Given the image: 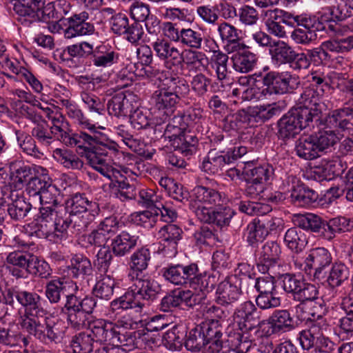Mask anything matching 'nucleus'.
Wrapping results in <instances>:
<instances>
[{
  "label": "nucleus",
  "instance_id": "aec40b11",
  "mask_svg": "<svg viewBox=\"0 0 353 353\" xmlns=\"http://www.w3.org/2000/svg\"><path fill=\"white\" fill-rule=\"evenodd\" d=\"M196 214L201 221L216 225L221 228L229 225L235 212L228 207L219 208L217 209L198 207L196 210Z\"/></svg>",
  "mask_w": 353,
  "mask_h": 353
},
{
  "label": "nucleus",
  "instance_id": "9d476101",
  "mask_svg": "<svg viewBox=\"0 0 353 353\" xmlns=\"http://www.w3.org/2000/svg\"><path fill=\"white\" fill-rule=\"evenodd\" d=\"M333 134L320 131L314 134L300 138L296 143V154L304 159L312 160L319 157L320 152L334 145Z\"/></svg>",
  "mask_w": 353,
  "mask_h": 353
},
{
  "label": "nucleus",
  "instance_id": "39448f33",
  "mask_svg": "<svg viewBox=\"0 0 353 353\" xmlns=\"http://www.w3.org/2000/svg\"><path fill=\"white\" fill-rule=\"evenodd\" d=\"M13 10L16 19L26 26L43 21L48 24V28L52 32H58L60 28L57 21L50 23L54 18V9L50 3L45 6V0H18L13 5Z\"/></svg>",
  "mask_w": 353,
  "mask_h": 353
},
{
  "label": "nucleus",
  "instance_id": "7ed1b4c3",
  "mask_svg": "<svg viewBox=\"0 0 353 353\" xmlns=\"http://www.w3.org/2000/svg\"><path fill=\"white\" fill-rule=\"evenodd\" d=\"M88 319L89 317L85 327L88 325L90 332H81L71 338L70 348L72 353H90L97 343H116L117 341L115 336L117 332L112 322L98 320L89 323Z\"/></svg>",
  "mask_w": 353,
  "mask_h": 353
},
{
  "label": "nucleus",
  "instance_id": "f704fd0d",
  "mask_svg": "<svg viewBox=\"0 0 353 353\" xmlns=\"http://www.w3.org/2000/svg\"><path fill=\"white\" fill-rule=\"evenodd\" d=\"M192 199L195 202L202 204V207L207 208H212L213 205H221L223 201L219 192L204 186H196L193 189Z\"/></svg>",
  "mask_w": 353,
  "mask_h": 353
},
{
  "label": "nucleus",
  "instance_id": "13d9d810",
  "mask_svg": "<svg viewBox=\"0 0 353 353\" xmlns=\"http://www.w3.org/2000/svg\"><path fill=\"white\" fill-rule=\"evenodd\" d=\"M216 285V278L214 276L203 275L199 273L197 268L196 274L194 278H192L190 287L194 289H199L203 292L200 296L205 297L204 292H209L212 291Z\"/></svg>",
  "mask_w": 353,
  "mask_h": 353
},
{
  "label": "nucleus",
  "instance_id": "de8ad7c7",
  "mask_svg": "<svg viewBox=\"0 0 353 353\" xmlns=\"http://www.w3.org/2000/svg\"><path fill=\"white\" fill-rule=\"evenodd\" d=\"M284 241L290 250L296 252H301L307 243L305 234L296 228H291L287 230Z\"/></svg>",
  "mask_w": 353,
  "mask_h": 353
},
{
  "label": "nucleus",
  "instance_id": "ddd939ff",
  "mask_svg": "<svg viewBox=\"0 0 353 353\" xmlns=\"http://www.w3.org/2000/svg\"><path fill=\"white\" fill-rule=\"evenodd\" d=\"M229 142L228 136L219 135L215 137L214 141L215 148L208 152L202 163L201 168L205 172L215 174L223 170L225 165H230L225 147Z\"/></svg>",
  "mask_w": 353,
  "mask_h": 353
},
{
  "label": "nucleus",
  "instance_id": "0eeeda50",
  "mask_svg": "<svg viewBox=\"0 0 353 353\" xmlns=\"http://www.w3.org/2000/svg\"><path fill=\"white\" fill-rule=\"evenodd\" d=\"M316 303L319 305L320 311L316 317L315 312L311 314L314 319L310 321L307 329L300 332L298 339L303 350H310L314 347H319V352H323L324 351L321 348L327 347L331 349L332 343L327 337L324 336V326L325 324L323 316L326 313V307L321 299L319 301H316Z\"/></svg>",
  "mask_w": 353,
  "mask_h": 353
},
{
  "label": "nucleus",
  "instance_id": "f3484780",
  "mask_svg": "<svg viewBox=\"0 0 353 353\" xmlns=\"http://www.w3.org/2000/svg\"><path fill=\"white\" fill-rule=\"evenodd\" d=\"M306 268L314 270V277L321 280L325 276L326 269L332 264L331 253L325 248L312 249L305 260Z\"/></svg>",
  "mask_w": 353,
  "mask_h": 353
},
{
  "label": "nucleus",
  "instance_id": "37998d69",
  "mask_svg": "<svg viewBox=\"0 0 353 353\" xmlns=\"http://www.w3.org/2000/svg\"><path fill=\"white\" fill-rule=\"evenodd\" d=\"M54 159L68 169L81 170L83 162L72 151L57 148L53 152Z\"/></svg>",
  "mask_w": 353,
  "mask_h": 353
},
{
  "label": "nucleus",
  "instance_id": "ea45409f",
  "mask_svg": "<svg viewBox=\"0 0 353 353\" xmlns=\"http://www.w3.org/2000/svg\"><path fill=\"white\" fill-rule=\"evenodd\" d=\"M11 203L8 205L6 213L14 220L23 219L31 210L30 203L26 201L23 196L19 194L18 192L11 193Z\"/></svg>",
  "mask_w": 353,
  "mask_h": 353
},
{
  "label": "nucleus",
  "instance_id": "423d86ee",
  "mask_svg": "<svg viewBox=\"0 0 353 353\" xmlns=\"http://www.w3.org/2000/svg\"><path fill=\"white\" fill-rule=\"evenodd\" d=\"M215 324L209 326L202 322L191 329L185 335V348L192 352H198L203 348V353H219L225 343L218 336Z\"/></svg>",
  "mask_w": 353,
  "mask_h": 353
},
{
  "label": "nucleus",
  "instance_id": "bf43d9fd",
  "mask_svg": "<svg viewBox=\"0 0 353 353\" xmlns=\"http://www.w3.org/2000/svg\"><path fill=\"white\" fill-rule=\"evenodd\" d=\"M203 39V35L200 32L190 28H183L179 43L192 49H201Z\"/></svg>",
  "mask_w": 353,
  "mask_h": 353
},
{
  "label": "nucleus",
  "instance_id": "f03ea898",
  "mask_svg": "<svg viewBox=\"0 0 353 353\" xmlns=\"http://www.w3.org/2000/svg\"><path fill=\"white\" fill-rule=\"evenodd\" d=\"M78 286L72 282L65 281L63 279H52L46 283L45 294L50 303H57L61 296H65V302L61 308V312L71 327L79 329L86 325L88 316L93 312L97 305L94 298L78 297L75 292Z\"/></svg>",
  "mask_w": 353,
  "mask_h": 353
},
{
  "label": "nucleus",
  "instance_id": "49530a36",
  "mask_svg": "<svg viewBox=\"0 0 353 353\" xmlns=\"http://www.w3.org/2000/svg\"><path fill=\"white\" fill-rule=\"evenodd\" d=\"M34 172L28 165L21 166L12 172L10 176V186L11 190L17 192L23 189L25 185L33 177Z\"/></svg>",
  "mask_w": 353,
  "mask_h": 353
},
{
  "label": "nucleus",
  "instance_id": "58836bf2",
  "mask_svg": "<svg viewBox=\"0 0 353 353\" xmlns=\"http://www.w3.org/2000/svg\"><path fill=\"white\" fill-rule=\"evenodd\" d=\"M252 115L245 110L226 116L222 121V128L226 132H237L245 128L251 121Z\"/></svg>",
  "mask_w": 353,
  "mask_h": 353
},
{
  "label": "nucleus",
  "instance_id": "2eb2a0df",
  "mask_svg": "<svg viewBox=\"0 0 353 353\" xmlns=\"http://www.w3.org/2000/svg\"><path fill=\"white\" fill-rule=\"evenodd\" d=\"M203 296L190 290H174L164 296L161 301L160 309L170 312L173 307H188L193 308L201 303Z\"/></svg>",
  "mask_w": 353,
  "mask_h": 353
},
{
  "label": "nucleus",
  "instance_id": "0e129e2a",
  "mask_svg": "<svg viewBox=\"0 0 353 353\" xmlns=\"http://www.w3.org/2000/svg\"><path fill=\"white\" fill-rule=\"evenodd\" d=\"M150 259L151 256L149 249L142 248L131 256L130 267L134 270L141 272L148 268Z\"/></svg>",
  "mask_w": 353,
  "mask_h": 353
},
{
  "label": "nucleus",
  "instance_id": "4d7b16f0",
  "mask_svg": "<svg viewBox=\"0 0 353 353\" xmlns=\"http://www.w3.org/2000/svg\"><path fill=\"white\" fill-rule=\"evenodd\" d=\"M15 134L17 143L23 152L32 156L40 154L36 141L32 135L21 130H17Z\"/></svg>",
  "mask_w": 353,
  "mask_h": 353
},
{
  "label": "nucleus",
  "instance_id": "393cba45",
  "mask_svg": "<svg viewBox=\"0 0 353 353\" xmlns=\"http://www.w3.org/2000/svg\"><path fill=\"white\" fill-rule=\"evenodd\" d=\"M137 102L132 94L125 95L123 92L115 94L108 103L110 114L119 117L130 115L136 108Z\"/></svg>",
  "mask_w": 353,
  "mask_h": 353
},
{
  "label": "nucleus",
  "instance_id": "052dcab7",
  "mask_svg": "<svg viewBox=\"0 0 353 353\" xmlns=\"http://www.w3.org/2000/svg\"><path fill=\"white\" fill-rule=\"evenodd\" d=\"M239 210L248 215H264L272 211L271 207L265 203L251 201H241L239 203Z\"/></svg>",
  "mask_w": 353,
  "mask_h": 353
},
{
  "label": "nucleus",
  "instance_id": "69168bd1",
  "mask_svg": "<svg viewBox=\"0 0 353 353\" xmlns=\"http://www.w3.org/2000/svg\"><path fill=\"white\" fill-rule=\"evenodd\" d=\"M32 136L37 139L41 143L48 145L53 140L54 133L49 128L48 123L44 121L35 125L32 130Z\"/></svg>",
  "mask_w": 353,
  "mask_h": 353
},
{
  "label": "nucleus",
  "instance_id": "338daca9",
  "mask_svg": "<svg viewBox=\"0 0 353 353\" xmlns=\"http://www.w3.org/2000/svg\"><path fill=\"white\" fill-rule=\"evenodd\" d=\"M245 173L249 179L265 184L273 175V168L269 165H261L247 170Z\"/></svg>",
  "mask_w": 353,
  "mask_h": 353
},
{
  "label": "nucleus",
  "instance_id": "c756f323",
  "mask_svg": "<svg viewBox=\"0 0 353 353\" xmlns=\"http://www.w3.org/2000/svg\"><path fill=\"white\" fill-rule=\"evenodd\" d=\"M152 99L155 107L161 111L163 115L170 117L175 114L176 105L181 98L175 94L160 90L154 93Z\"/></svg>",
  "mask_w": 353,
  "mask_h": 353
},
{
  "label": "nucleus",
  "instance_id": "6e6552de",
  "mask_svg": "<svg viewBox=\"0 0 353 353\" xmlns=\"http://www.w3.org/2000/svg\"><path fill=\"white\" fill-rule=\"evenodd\" d=\"M306 109L292 108L278 121V136L283 140L294 137L299 132L307 127H314L312 117Z\"/></svg>",
  "mask_w": 353,
  "mask_h": 353
},
{
  "label": "nucleus",
  "instance_id": "72a5a7b5",
  "mask_svg": "<svg viewBox=\"0 0 353 353\" xmlns=\"http://www.w3.org/2000/svg\"><path fill=\"white\" fill-rule=\"evenodd\" d=\"M90 212L83 214H72V225L70 228L73 234L79 235L87 231L100 212L99 204H92Z\"/></svg>",
  "mask_w": 353,
  "mask_h": 353
},
{
  "label": "nucleus",
  "instance_id": "1a4fd4ad",
  "mask_svg": "<svg viewBox=\"0 0 353 353\" xmlns=\"http://www.w3.org/2000/svg\"><path fill=\"white\" fill-rule=\"evenodd\" d=\"M183 116L178 112L172 119V123H169L162 135L165 139H168L171 145L181 153L186 155L192 153L191 148L197 143V139L187 131L185 124H181Z\"/></svg>",
  "mask_w": 353,
  "mask_h": 353
},
{
  "label": "nucleus",
  "instance_id": "4c0bfd02",
  "mask_svg": "<svg viewBox=\"0 0 353 353\" xmlns=\"http://www.w3.org/2000/svg\"><path fill=\"white\" fill-rule=\"evenodd\" d=\"M231 59L234 70L241 73H248L252 71L257 62L256 55L249 48L240 53L234 54Z\"/></svg>",
  "mask_w": 353,
  "mask_h": 353
},
{
  "label": "nucleus",
  "instance_id": "473e14b6",
  "mask_svg": "<svg viewBox=\"0 0 353 353\" xmlns=\"http://www.w3.org/2000/svg\"><path fill=\"white\" fill-rule=\"evenodd\" d=\"M138 239L135 234L123 231L111 240L112 251L116 256H125L134 248Z\"/></svg>",
  "mask_w": 353,
  "mask_h": 353
},
{
  "label": "nucleus",
  "instance_id": "412c9836",
  "mask_svg": "<svg viewBox=\"0 0 353 353\" xmlns=\"http://www.w3.org/2000/svg\"><path fill=\"white\" fill-rule=\"evenodd\" d=\"M133 290L139 301L143 303L145 310L148 307L151 302L157 299L161 291V285L154 279L148 276L137 278Z\"/></svg>",
  "mask_w": 353,
  "mask_h": 353
},
{
  "label": "nucleus",
  "instance_id": "6e6d98bb",
  "mask_svg": "<svg viewBox=\"0 0 353 353\" xmlns=\"http://www.w3.org/2000/svg\"><path fill=\"white\" fill-rule=\"evenodd\" d=\"M48 118L52 123V125L49 128L54 133V138L63 142L64 137L68 134V123L64 121V117L59 113L53 114L51 111L50 113H48Z\"/></svg>",
  "mask_w": 353,
  "mask_h": 353
},
{
  "label": "nucleus",
  "instance_id": "a211bd4d",
  "mask_svg": "<svg viewBox=\"0 0 353 353\" xmlns=\"http://www.w3.org/2000/svg\"><path fill=\"white\" fill-rule=\"evenodd\" d=\"M197 265L190 263L187 265L181 264L172 265L161 270L165 279L176 285H191L192 278L195 277Z\"/></svg>",
  "mask_w": 353,
  "mask_h": 353
},
{
  "label": "nucleus",
  "instance_id": "4be33fe9",
  "mask_svg": "<svg viewBox=\"0 0 353 353\" xmlns=\"http://www.w3.org/2000/svg\"><path fill=\"white\" fill-rule=\"evenodd\" d=\"M89 13L83 11L68 19V27L64 31V36L71 39L76 36L90 34L94 32L92 23L88 21Z\"/></svg>",
  "mask_w": 353,
  "mask_h": 353
},
{
  "label": "nucleus",
  "instance_id": "c03bdc74",
  "mask_svg": "<svg viewBox=\"0 0 353 353\" xmlns=\"http://www.w3.org/2000/svg\"><path fill=\"white\" fill-rule=\"evenodd\" d=\"M349 275V268L344 263L335 262L329 272L327 283L332 288L339 287L348 279Z\"/></svg>",
  "mask_w": 353,
  "mask_h": 353
},
{
  "label": "nucleus",
  "instance_id": "6ab92c4d",
  "mask_svg": "<svg viewBox=\"0 0 353 353\" xmlns=\"http://www.w3.org/2000/svg\"><path fill=\"white\" fill-rule=\"evenodd\" d=\"M241 318L243 321L239 323V330L241 332H239L241 334H243L244 336H248V339L246 341H242L236 345L241 343H245L250 341L249 332L256 330L258 327L261 325V321H260L261 312L257 309L255 305L252 301H245L242 304L241 309L239 310Z\"/></svg>",
  "mask_w": 353,
  "mask_h": 353
},
{
  "label": "nucleus",
  "instance_id": "603ef678",
  "mask_svg": "<svg viewBox=\"0 0 353 353\" xmlns=\"http://www.w3.org/2000/svg\"><path fill=\"white\" fill-rule=\"evenodd\" d=\"M83 134H88V133L81 132L79 134H68L64 137L63 143L68 146H76L77 152L81 157L88 151L92 148L93 144L91 141H84Z\"/></svg>",
  "mask_w": 353,
  "mask_h": 353
},
{
  "label": "nucleus",
  "instance_id": "b1692460",
  "mask_svg": "<svg viewBox=\"0 0 353 353\" xmlns=\"http://www.w3.org/2000/svg\"><path fill=\"white\" fill-rule=\"evenodd\" d=\"M317 127L324 125L325 128L321 132H326L327 134H333L336 137L334 144L338 141L339 137L337 134L339 131L348 130L347 125L342 113L341 108L336 109L331 111L327 116L323 118L321 117V121L318 123H314V126Z\"/></svg>",
  "mask_w": 353,
  "mask_h": 353
},
{
  "label": "nucleus",
  "instance_id": "dca6fc26",
  "mask_svg": "<svg viewBox=\"0 0 353 353\" xmlns=\"http://www.w3.org/2000/svg\"><path fill=\"white\" fill-rule=\"evenodd\" d=\"M119 225V222L116 216L107 217L99 224L97 229L83 237L87 239L90 245L107 248L108 242L115 235Z\"/></svg>",
  "mask_w": 353,
  "mask_h": 353
},
{
  "label": "nucleus",
  "instance_id": "e2e57ef3",
  "mask_svg": "<svg viewBox=\"0 0 353 353\" xmlns=\"http://www.w3.org/2000/svg\"><path fill=\"white\" fill-rule=\"evenodd\" d=\"M183 232L181 228L174 224H167L161 227L158 232V236L163 241L171 245H176L181 239Z\"/></svg>",
  "mask_w": 353,
  "mask_h": 353
},
{
  "label": "nucleus",
  "instance_id": "f8f14e48",
  "mask_svg": "<svg viewBox=\"0 0 353 353\" xmlns=\"http://www.w3.org/2000/svg\"><path fill=\"white\" fill-rule=\"evenodd\" d=\"M262 83L268 95L293 93L300 85L299 77L289 72L270 71L263 75Z\"/></svg>",
  "mask_w": 353,
  "mask_h": 353
},
{
  "label": "nucleus",
  "instance_id": "09e8293b",
  "mask_svg": "<svg viewBox=\"0 0 353 353\" xmlns=\"http://www.w3.org/2000/svg\"><path fill=\"white\" fill-rule=\"evenodd\" d=\"M116 283L114 280L110 276H105L99 280L93 290V294L101 299L110 300L114 294V289Z\"/></svg>",
  "mask_w": 353,
  "mask_h": 353
},
{
  "label": "nucleus",
  "instance_id": "9b49d317",
  "mask_svg": "<svg viewBox=\"0 0 353 353\" xmlns=\"http://www.w3.org/2000/svg\"><path fill=\"white\" fill-rule=\"evenodd\" d=\"M206 319L202 321L203 324H208L210 326L212 324L217 325L218 336L223 341L230 342L232 345L236 346V343L248 339V336H244L239 332H232L229 325H227L225 319L228 316V312L221 307L212 305L206 307L204 310Z\"/></svg>",
  "mask_w": 353,
  "mask_h": 353
},
{
  "label": "nucleus",
  "instance_id": "a18cd8bd",
  "mask_svg": "<svg viewBox=\"0 0 353 353\" xmlns=\"http://www.w3.org/2000/svg\"><path fill=\"white\" fill-rule=\"evenodd\" d=\"M59 196V190L50 182L39 195L40 203L42 205L41 208H49L53 211L54 208L63 206L60 205L58 200Z\"/></svg>",
  "mask_w": 353,
  "mask_h": 353
},
{
  "label": "nucleus",
  "instance_id": "774afa93",
  "mask_svg": "<svg viewBox=\"0 0 353 353\" xmlns=\"http://www.w3.org/2000/svg\"><path fill=\"white\" fill-rule=\"evenodd\" d=\"M308 57L310 61L316 65H329L334 59V56L327 53L322 45L318 48L307 50Z\"/></svg>",
  "mask_w": 353,
  "mask_h": 353
},
{
  "label": "nucleus",
  "instance_id": "864d4df0",
  "mask_svg": "<svg viewBox=\"0 0 353 353\" xmlns=\"http://www.w3.org/2000/svg\"><path fill=\"white\" fill-rule=\"evenodd\" d=\"M247 240L250 244L253 245L256 242L263 241L268 235V230L260 219L256 218L247 227Z\"/></svg>",
  "mask_w": 353,
  "mask_h": 353
},
{
  "label": "nucleus",
  "instance_id": "5701e85b",
  "mask_svg": "<svg viewBox=\"0 0 353 353\" xmlns=\"http://www.w3.org/2000/svg\"><path fill=\"white\" fill-rule=\"evenodd\" d=\"M319 99L315 95V91L311 88H305L301 93L298 103L293 107L300 110L306 109L310 112L312 120L315 123L321 121V117L323 116V104L318 102Z\"/></svg>",
  "mask_w": 353,
  "mask_h": 353
},
{
  "label": "nucleus",
  "instance_id": "bb28decb",
  "mask_svg": "<svg viewBox=\"0 0 353 353\" xmlns=\"http://www.w3.org/2000/svg\"><path fill=\"white\" fill-rule=\"evenodd\" d=\"M290 192L292 203L298 206L310 205L319 199V194L316 191L298 181H293Z\"/></svg>",
  "mask_w": 353,
  "mask_h": 353
},
{
  "label": "nucleus",
  "instance_id": "cd10ccee",
  "mask_svg": "<svg viewBox=\"0 0 353 353\" xmlns=\"http://www.w3.org/2000/svg\"><path fill=\"white\" fill-rule=\"evenodd\" d=\"M272 333L287 332L295 329L296 321L288 310H276L268 319Z\"/></svg>",
  "mask_w": 353,
  "mask_h": 353
},
{
  "label": "nucleus",
  "instance_id": "2f4dec72",
  "mask_svg": "<svg viewBox=\"0 0 353 353\" xmlns=\"http://www.w3.org/2000/svg\"><path fill=\"white\" fill-rule=\"evenodd\" d=\"M240 289L234 285L230 279L221 282L216 290V302L227 306L236 303L240 297Z\"/></svg>",
  "mask_w": 353,
  "mask_h": 353
},
{
  "label": "nucleus",
  "instance_id": "c85d7f7f",
  "mask_svg": "<svg viewBox=\"0 0 353 353\" xmlns=\"http://www.w3.org/2000/svg\"><path fill=\"white\" fill-rule=\"evenodd\" d=\"M64 272L70 278L83 280L85 276L92 274V267L90 261L82 255H74L70 264L66 266Z\"/></svg>",
  "mask_w": 353,
  "mask_h": 353
},
{
  "label": "nucleus",
  "instance_id": "3c124183",
  "mask_svg": "<svg viewBox=\"0 0 353 353\" xmlns=\"http://www.w3.org/2000/svg\"><path fill=\"white\" fill-rule=\"evenodd\" d=\"M161 337L163 345L172 351L181 350L184 344V332H180L177 327L166 331Z\"/></svg>",
  "mask_w": 353,
  "mask_h": 353
},
{
  "label": "nucleus",
  "instance_id": "79ce46f5",
  "mask_svg": "<svg viewBox=\"0 0 353 353\" xmlns=\"http://www.w3.org/2000/svg\"><path fill=\"white\" fill-rule=\"evenodd\" d=\"M272 60L278 65L290 64L292 61L294 50L287 43L278 41L274 42L270 50Z\"/></svg>",
  "mask_w": 353,
  "mask_h": 353
},
{
  "label": "nucleus",
  "instance_id": "20e7f679",
  "mask_svg": "<svg viewBox=\"0 0 353 353\" xmlns=\"http://www.w3.org/2000/svg\"><path fill=\"white\" fill-rule=\"evenodd\" d=\"M32 224L37 228L34 230L37 236L55 241L56 237L61 239L63 234L72 225V214H68L63 206H59L53 211L49 208H41L39 215Z\"/></svg>",
  "mask_w": 353,
  "mask_h": 353
},
{
  "label": "nucleus",
  "instance_id": "f257e3e1",
  "mask_svg": "<svg viewBox=\"0 0 353 353\" xmlns=\"http://www.w3.org/2000/svg\"><path fill=\"white\" fill-rule=\"evenodd\" d=\"M18 303L25 309L19 318L22 330L35 338L46 341L57 343L62 332L59 325L50 317L48 312L41 305V297L35 292L19 290Z\"/></svg>",
  "mask_w": 353,
  "mask_h": 353
},
{
  "label": "nucleus",
  "instance_id": "e433bc0d",
  "mask_svg": "<svg viewBox=\"0 0 353 353\" xmlns=\"http://www.w3.org/2000/svg\"><path fill=\"white\" fill-rule=\"evenodd\" d=\"M32 256V254L21 250L12 252L8 255V263L14 266L12 270H10L13 276L17 278L24 276Z\"/></svg>",
  "mask_w": 353,
  "mask_h": 353
},
{
  "label": "nucleus",
  "instance_id": "c9c22d12",
  "mask_svg": "<svg viewBox=\"0 0 353 353\" xmlns=\"http://www.w3.org/2000/svg\"><path fill=\"white\" fill-rule=\"evenodd\" d=\"M302 28H295L291 33L292 39L297 44L309 45L317 38L316 32L323 29V24L319 21L314 22L312 26L304 24Z\"/></svg>",
  "mask_w": 353,
  "mask_h": 353
},
{
  "label": "nucleus",
  "instance_id": "680f3d73",
  "mask_svg": "<svg viewBox=\"0 0 353 353\" xmlns=\"http://www.w3.org/2000/svg\"><path fill=\"white\" fill-rule=\"evenodd\" d=\"M30 264L26 273L39 276L42 279H48L52 273V270L48 263L39 259L36 256L32 255Z\"/></svg>",
  "mask_w": 353,
  "mask_h": 353
},
{
  "label": "nucleus",
  "instance_id": "a19ab883",
  "mask_svg": "<svg viewBox=\"0 0 353 353\" xmlns=\"http://www.w3.org/2000/svg\"><path fill=\"white\" fill-rule=\"evenodd\" d=\"M293 222L299 228L318 235L323 225V219L313 213L295 214Z\"/></svg>",
  "mask_w": 353,
  "mask_h": 353
},
{
  "label": "nucleus",
  "instance_id": "5fc2aeb1",
  "mask_svg": "<svg viewBox=\"0 0 353 353\" xmlns=\"http://www.w3.org/2000/svg\"><path fill=\"white\" fill-rule=\"evenodd\" d=\"M92 57L94 65L98 67H107L113 64L118 54L112 50H107L106 47L99 46L93 49Z\"/></svg>",
  "mask_w": 353,
  "mask_h": 353
},
{
  "label": "nucleus",
  "instance_id": "8fccbe9b",
  "mask_svg": "<svg viewBox=\"0 0 353 353\" xmlns=\"http://www.w3.org/2000/svg\"><path fill=\"white\" fill-rule=\"evenodd\" d=\"M92 204L98 203L89 201L84 194H76L67 201L66 208L70 210L71 214H83L85 212H90Z\"/></svg>",
  "mask_w": 353,
  "mask_h": 353
},
{
  "label": "nucleus",
  "instance_id": "7c9ffc66",
  "mask_svg": "<svg viewBox=\"0 0 353 353\" xmlns=\"http://www.w3.org/2000/svg\"><path fill=\"white\" fill-rule=\"evenodd\" d=\"M110 309L113 313L117 314L129 309H134L137 312L141 314L145 310V305L139 301L134 291L131 290L113 300L110 303Z\"/></svg>",
  "mask_w": 353,
  "mask_h": 353
},
{
  "label": "nucleus",
  "instance_id": "4468645a",
  "mask_svg": "<svg viewBox=\"0 0 353 353\" xmlns=\"http://www.w3.org/2000/svg\"><path fill=\"white\" fill-rule=\"evenodd\" d=\"M113 325L117 332L115 336L117 341L105 343L112 345L108 349L107 353H128L138 347V339L141 336L140 331L127 330L130 324L120 321L113 323Z\"/></svg>",
  "mask_w": 353,
  "mask_h": 353
},
{
  "label": "nucleus",
  "instance_id": "a878e982",
  "mask_svg": "<svg viewBox=\"0 0 353 353\" xmlns=\"http://www.w3.org/2000/svg\"><path fill=\"white\" fill-rule=\"evenodd\" d=\"M281 252L280 246L276 242H266L259 251L257 262L259 270L262 273L268 272L270 267L277 263Z\"/></svg>",
  "mask_w": 353,
  "mask_h": 353
}]
</instances>
